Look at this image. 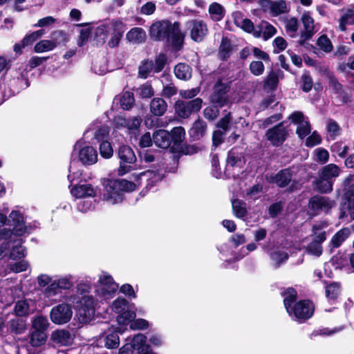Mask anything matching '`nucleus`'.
Returning a JSON list of instances; mask_svg holds the SVG:
<instances>
[{
    "label": "nucleus",
    "mask_w": 354,
    "mask_h": 354,
    "mask_svg": "<svg viewBox=\"0 0 354 354\" xmlns=\"http://www.w3.org/2000/svg\"><path fill=\"white\" fill-rule=\"evenodd\" d=\"M351 230L344 227L339 230L331 239L330 243L334 248H338L348 237Z\"/></svg>",
    "instance_id": "nucleus-38"
},
{
    "label": "nucleus",
    "mask_w": 354,
    "mask_h": 354,
    "mask_svg": "<svg viewBox=\"0 0 354 354\" xmlns=\"http://www.w3.org/2000/svg\"><path fill=\"white\" fill-rule=\"evenodd\" d=\"M153 142L158 147L167 149L171 142L170 133L165 130H158L153 134Z\"/></svg>",
    "instance_id": "nucleus-23"
},
{
    "label": "nucleus",
    "mask_w": 354,
    "mask_h": 354,
    "mask_svg": "<svg viewBox=\"0 0 354 354\" xmlns=\"http://www.w3.org/2000/svg\"><path fill=\"white\" fill-rule=\"evenodd\" d=\"M206 129V123L204 121L198 119L194 123L192 127L190 129L189 133L194 139L198 140L205 135Z\"/></svg>",
    "instance_id": "nucleus-33"
},
{
    "label": "nucleus",
    "mask_w": 354,
    "mask_h": 354,
    "mask_svg": "<svg viewBox=\"0 0 354 354\" xmlns=\"http://www.w3.org/2000/svg\"><path fill=\"white\" fill-rule=\"evenodd\" d=\"M185 135V131L182 127H174L170 134L171 142L173 141L175 144L180 143L183 140Z\"/></svg>",
    "instance_id": "nucleus-53"
},
{
    "label": "nucleus",
    "mask_w": 354,
    "mask_h": 354,
    "mask_svg": "<svg viewBox=\"0 0 354 354\" xmlns=\"http://www.w3.org/2000/svg\"><path fill=\"white\" fill-rule=\"evenodd\" d=\"M232 50V45L230 41L223 37L221 40V43L219 47V55L223 59H225L230 56Z\"/></svg>",
    "instance_id": "nucleus-50"
},
{
    "label": "nucleus",
    "mask_w": 354,
    "mask_h": 354,
    "mask_svg": "<svg viewBox=\"0 0 354 354\" xmlns=\"http://www.w3.org/2000/svg\"><path fill=\"white\" fill-rule=\"evenodd\" d=\"M342 15L338 19L339 28L341 31H346L347 26L354 25V10L348 8L341 10Z\"/></svg>",
    "instance_id": "nucleus-25"
},
{
    "label": "nucleus",
    "mask_w": 354,
    "mask_h": 354,
    "mask_svg": "<svg viewBox=\"0 0 354 354\" xmlns=\"http://www.w3.org/2000/svg\"><path fill=\"white\" fill-rule=\"evenodd\" d=\"M208 10L211 18L215 21H221L224 17L225 10L223 7L218 3L210 4Z\"/></svg>",
    "instance_id": "nucleus-39"
},
{
    "label": "nucleus",
    "mask_w": 354,
    "mask_h": 354,
    "mask_svg": "<svg viewBox=\"0 0 354 354\" xmlns=\"http://www.w3.org/2000/svg\"><path fill=\"white\" fill-rule=\"evenodd\" d=\"M297 299V292L293 288H288L284 293L283 303L290 317L298 320L310 318L314 312L313 304L308 300H302L294 304Z\"/></svg>",
    "instance_id": "nucleus-2"
},
{
    "label": "nucleus",
    "mask_w": 354,
    "mask_h": 354,
    "mask_svg": "<svg viewBox=\"0 0 354 354\" xmlns=\"http://www.w3.org/2000/svg\"><path fill=\"white\" fill-rule=\"evenodd\" d=\"M90 133L94 136L95 139L100 141L108 135L109 129L106 126L95 127V124H93L84 133V136L88 138Z\"/></svg>",
    "instance_id": "nucleus-32"
},
{
    "label": "nucleus",
    "mask_w": 354,
    "mask_h": 354,
    "mask_svg": "<svg viewBox=\"0 0 354 354\" xmlns=\"http://www.w3.org/2000/svg\"><path fill=\"white\" fill-rule=\"evenodd\" d=\"M72 156L77 158L84 166H90L97 161V152L91 146L86 145L82 140H78L74 145Z\"/></svg>",
    "instance_id": "nucleus-5"
},
{
    "label": "nucleus",
    "mask_w": 354,
    "mask_h": 354,
    "mask_svg": "<svg viewBox=\"0 0 354 354\" xmlns=\"http://www.w3.org/2000/svg\"><path fill=\"white\" fill-rule=\"evenodd\" d=\"M10 330L15 334L24 333L26 330L25 322L19 318H15L9 322Z\"/></svg>",
    "instance_id": "nucleus-43"
},
{
    "label": "nucleus",
    "mask_w": 354,
    "mask_h": 354,
    "mask_svg": "<svg viewBox=\"0 0 354 354\" xmlns=\"http://www.w3.org/2000/svg\"><path fill=\"white\" fill-rule=\"evenodd\" d=\"M339 167L335 164L327 165L319 171L322 178H325L330 180H333V178L339 176Z\"/></svg>",
    "instance_id": "nucleus-30"
},
{
    "label": "nucleus",
    "mask_w": 354,
    "mask_h": 354,
    "mask_svg": "<svg viewBox=\"0 0 354 354\" xmlns=\"http://www.w3.org/2000/svg\"><path fill=\"white\" fill-rule=\"evenodd\" d=\"M151 38L161 41L167 39L176 50H179L183 45L184 35L180 30V24H171L168 21H158L153 23L149 29Z\"/></svg>",
    "instance_id": "nucleus-1"
},
{
    "label": "nucleus",
    "mask_w": 354,
    "mask_h": 354,
    "mask_svg": "<svg viewBox=\"0 0 354 354\" xmlns=\"http://www.w3.org/2000/svg\"><path fill=\"white\" fill-rule=\"evenodd\" d=\"M304 30L301 34V38L303 41L310 39L315 33V21L309 12H304L301 18Z\"/></svg>",
    "instance_id": "nucleus-20"
},
{
    "label": "nucleus",
    "mask_w": 354,
    "mask_h": 354,
    "mask_svg": "<svg viewBox=\"0 0 354 354\" xmlns=\"http://www.w3.org/2000/svg\"><path fill=\"white\" fill-rule=\"evenodd\" d=\"M167 104L162 98H153L150 102V111L157 116L162 115L167 111Z\"/></svg>",
    "instance_id": "nucleus-28"
},
{
    "label": "nucleus",
    "mask_w": 354,
    "mask_h": 354,
    "mask_svg": "<svg viewBox=\"0 0 354 354\" xmlns=\"http://www.w3.org/2000/svg\"><path fill=\"white\" fill-rule=\"evenodd\" d=\"M139 178H145L147 180L146 189H149L153 187L158 182L160 181L162 178V174L159 171H154L147 170L142 172L139 175Z\"/></svg>",
    "instance_id": "nucleus-27"
},
{
    "label": "nucleus",
    "mask_w": 354,
    "mask_h": 354,
    "mask_svg": "<svg viewBox=\"0 0 354 354\" xmlns=\"http://www.w3.org/2000/svg\"><path fill=\"white\" fill-rule=\"evenodd\" d=\"M306 251L309 254L319 257L322 254V245L312 241L307 245Z\"/></svg>",
    "instance_id": "nucleus-63"
},
{
    "label": "nucleus",
    "mask_w": 354,
    "mask_h": 354,
    "mask_svg": "<svg viewBox=\"0 0 354 354\" xmlns=\"http://www.w3.org/2000/svg\"><path fill=\"white\" fill-rule=\"evenodd\" d=\"M333 180L322 178L318 174V178L313 183L315 190L321 193H329L333 190Z\"/></svg>",
    "instance_id": "nucleus-26"
},
{
    "label": "nucleus",
    "mask_w": 354,
    "mask_h": 354,
    "mask_svg": "<svg viewBox=\"0 0 354 354\" xmlns=\"http://www.w3.org/2000/svg\"><path fill=\"white\" fill-rule=\"evenodd\" d=\"M249 69L252 74L259 76L263 73L265 67L262 62L252 61L249 66Z\"/></svg>",
    "instance_id": "nucleus-61"
},
{
    "label": "nucleus",
    "mask_w": 354,
    "mask_h": 354,
    "mask_svg": "<svg viewBox=\"0 0 354 354\" xmlns=\"http://www.w3.org/2000/svg\"><path fill=\"white\" fill-rule=\"evenodd\" d=\"M57 43L50 40L44 39L37 43L34 47V52L41 53L53 50Z\"/></svg>",
    "instance_id": "nucleus-40"
},
{
    "label": "nucleus",
    "mask_w": 354,
    "mask_h": 354,
    "mask_svg": "<svg viewBox=\"0 0 354 354\" xmlns=\"http://www.w3.org/2000/svg\"><path fill=\"white\" fill-rule=\"evenodd\" d=\"M73 315V310L71 305L68 304H60L54 306L50 312V318L53 323L62 325L68 322Z\"/></svg>",
    "instance_id": "nucleus-10"
},
{
    "label": "nucleus",
    "mask_w": 354,
    "mask_h": 354,
    "mask_svg": "<svg viewBox=\"0 0 354 354\" xmlns=\"http://www.w3.org/2000/svg\"><path fill=\"white\" fill-rule=\"evenodd\" d=\"M175 109L177 114L180 118H187L192 113L186 102L177 101L175 104Z\"/></svg>",
    "instance_id": "nucleus-46"
},
{
    "label": "nucleus",
    "mask_w": 354,
    "mask_h": 354,
    "mask_svg": "<svg viewBox=\"0 0 354 354\" xmlns=\"http://www.w3.org/2000/svg\"><path fill=\"white\" fill-rule=\"evenodd\" d=\"M136 93L141 98H149L153 95L154 91L151 84L146 82L136 89Z\"/></svg>",
    "instance_id": "nucleus-42"
},
{
    "label": "nucleus",
    "mask_w": 354,
    "mask_h": 354,
    "mask_svg": "<svg viewBox=\"0 0 354 354\" xmlns=\"http://www.w3.org/2000/svg\"><path fill=\"white\" fill-rule=\"evenodd\" d=\"M234 22L236 26L240 27L248 32H252L254 30V24L251 20L243 18L241 12H235L233 15Z\"/></svg>",
    "instance_id": "nucleus-31"
},
{
    "label": "nucleus",
    "mask_w": 354,
    "mask_h": 354,
    "mask_svg": "<svg viewBox=\"0 0 354 354\" xmlns=\"http://www.w3.org/2000/svg\"><path fill=\"white\" fill-rule=\"evenodd\" d=\"M265 136L272 145L279 147L287 139L288 131L281 122L268 129Z\"/></svg>",
    "instance_id": "nucleus-14"
},
{
    "label": "nucleus",
    "mask_w": 354,
    "mask_h": 354,
    "mask_svg": "<svg viewBox=\"0 0 354 354\" xmlns=\"http://www.w3.org/2000/svg\"><path fill=\"white\" fill-rule=\"evenodd\" d=\"M242 155L238 153L235 149L229 151L226 160L227 167H234L239 166L241 163Z\"/></svg>",
    "instance_id": "nucleus-45"
},
{
    "label": "nucleus",
    "mask_w": 354,
    "mask_h": 354,
    "mask_svg": "<svg viewBox=\"0 0 354 354\" xmlns=\"http://www.w3.org/2000/svg\"><path fill=\"white\" fill-rule=\"evenodd\" d=\"M335 206V201L326 196H314L308 202V208L313 215L319 214L322 212L328 213Z\"/></svg>",
    "instance_id": "nucleus-11"
},
{
    "label": "nucleus",
    "mask_w": 354,
    "mask_h": 354,
    "mask_svg": "<svg viewBox=\"0 0 354 354\" xmlns=\"http://www.w3.org/2000/svg\"><path fill=\"white\" fill-rule=\"evenodd\" d=\"M9 222L13 227L12 230L7 228H1L4 226L8 218L6 214L0 213V239H6L10 238L12 235L23 236L27 232V227L25 224L24 215L18 210H12L9 214Z\"/></svg>",
    "instance_id": "nucleus-4"
},
{
    "label": "nucleus",
    "mask_w": 354,
    "mask_h": 354,
    "mask_svg": "<svg viewBox=\"0 0 354 354\" xmlns=\"http://www.w3.org/2000/svg\"><path fill=\"white\" fill-rule=\"evenodd\" d=\"M47 339L46 333L32 330L30 333V344L33 347H39L44 345Z\"/></svg>",
    "instance_id": "nucleus-37"
},
{
    "label": "nucleus",
    "mask_w": 354,
    "mask_h": 354,
    "mask_svg": "<svg viewBox=\"0 0 354 354\" xmlns=\"http://www.w3.org/2000/svg\"><path fill=\"white\" fill-rule=\"evenodd\" d=\"M340 292V284L333 283L326 287V295L329 299H335Z\"/></svg>",
    "instance_id": "nucleus-56"
},
{
    "label": "nucleus",
    "mask_w": 354,
    "mask_h": 354,
    "mask_svg": "<svg viewBox=\"0 0 354 354\" xmlns=\"http://www.w3.org/2000/svg\"><path fill=\"white\" fill-rule=\"evenodd\" d=\"M118 158L120 163L118 170L119 175L122 176L130 171V165H124V164H133L136 160V155L132 149L127 145H122L120 147L118 152Z\"/></svg>",
    "instance_id": "nucleus-12"
},
{
    "label": "nucleus",
    "mask_w": 354,
    "mask_h": 354,
    "mask_svg": "<svg viewBox=\"0 0 354 354\" xmlns=\"http://www.w3.org/2000/svg\"><path fill=\"white\" fill-rule=\"evenodd\" d=\"M266 3L270 13L273 17L287 13L290 10V7L286 0H266Z\"/></svg>",
    "instance_id": "nucleus-19"
},
{
    "label": "nucleus",
    "mask_w": 354,
    "mask_h": 354,
    "mask_svg": "<svg viewBox=\"0 0 354 354\" xmlns=\"http://www.w3.org/2000/svg\"><path fill=\"white\" fill-rule=\"evenodd\" d=\"M289 120L297 124L296 132L300 138H304L310 133V125L301 111H295L289 116Z\"/></svg>",
    "instance_id": "nucleus-15"
},
{
    "label": "nucleus",
    "mask_w": 354,
    "mask_h": 354,
    "mask_svg": "<svg viewBox=\"0 0 354 354\" xmlns=\"http://www.w3.org/2000/svg\"><path fill=\"white\" fill-rule=\"evenodd\" d=\"M15 310L18 316H24L29 313V304L26 300L19 301L15 306Z\"/></svg>",
    "instance_id": "nucleus-59"
},
{
    "label": "nucleus",
    "mask_w": 354,
    "mask_h": 354,
    "mask_svg": "<svg viewBox=\"0 0 354 354\" xmlns=\"http://www.w3.org/2000/svg\"><path fill=\"white\" fill-rule=\"evenodd\" d=\"M233 212L238 218H243L246 214V207L244 203L239 200H234L232 202Z\"/></svg>",
    "instance_id": "nucleus-51"
},
{
    "label": "nucleus",
    "mask_w": 354,
    "mask_h": 354,
    "mask_svg": "<svg viewBox=\"0 0 354 354\" xmlns=\"http://www.w3.org/2000/svg\"><path fill=\"white\" fill-rule=\"evenodd\" d=\"M54 346H68L72 343V336L68 330L58 329L52 332L50 337Z\"/></svg>",
    "instance_id": "nucleus-18"
},
{
    "label": "nucleus",
    "mask_w": 354,
    "mask_h": 354,
    "mask_svg": "<svg viewBox=\"0 0 354 354\" xmlns=\"http://www.w3.org/2000/svg\"><path fill=\"white\" fill-rule=\"evenodd\" d=\"M112 29L113 32L111 37L108 42V45L111 48L118 46L125 31V27L122 22L120 21H113L111 23Z\"/></svg>",
    "instance_id": "nucleus-21"
},
{
    "label": "nucleus",
    "mask_w": 354,
    "mask_h": 354,
    "mask_svg": "<svg viewBox=\"0 0 354 354\" xmlns=\"http://www.w3.org/2000/svg\"><path fill=\"white\" fill-rule=\"evenodd\" d=\"M118 288L113 277L106 272L99 275L95 292L102 299L108 300L113 297Z\"/></svg>",
    "instance_id": "nucleus-7"
},
{
    "label": "nucleus",
    "mask_w": 354,
    "mask_h": 354,
    "mask_svg": "<svg viewBox=\"0 0 354 354\" xmlns=\"http://www.w3.org/2000/svg\"><path fill=\"white\" fill-rule=\"evenodd\" d=\"M285 28L286 32L291 37H294L298 30L299 23L298 20L295 17H290L287 19L285 21Z\"/></svg>",
    "instance_id": "nucleus-48"
},
{
    "label": "nucleus",
    "mask_w": 354,
    "mask_h": 354,
    "mask_svg": "<svg viewBox=\"0 0 354 354\" xmlns=\"http://www.w3.org/2000/svg\"><path fill=\"white\" fill-rule=\"evenodd\" d=\"M174 73L178 79L188 80L192 77V69L187 64L180 63L175 66Z\"/></svg>",
    "instance_id": "nucleus-35"
},
{
    "label": "nucleus",
    "mask_w": 354,
    "mask_h": 354,
    "mask_svg": "<svg viewBox=\"0 0 354 354\" xmlns=\"http://www.w3.org/2000/svg\"><path fill=\"white\" fill-rule=\"evenodd\" d=\"M152 71H154L153 62L145 61L139 67L138 75L141 78L146 79Z\"/></svg>",
    "instance_id": "nucleus-49"
},
{
    "label": "nucleus",
    "mask_w": 354,
    "mask_h": 354,
    "mask_svg": "<svg viewBox=\"0 0 354 354\" xmlns=\"http://www.w3.org/2000/svg\"><path fill=\"white\" fill-rule=\"evenodd\" d=\"M21 236L12 235L7 238L8 241L3 242L0 245V255L6 256L9 254L10 259H21L26 255V249L22 245L23 239Z\"/></svg>",
    "instance_id": "nucleus-6"
},
{
    "label": "nucleus",
    "mask_w": 354,
    "mask_h": 354,
    "mask_svg": "<svg viewBox=\"0 0 354 354\" xmlns=\"http://www.w3.org/2000/svg\"><path fill=\"white\" fill-rule=\"evenodd\" d=\"M49 325L47 318L42 315L37 316L32 320V328L35 331L46 333Z\"/></svg>",
    "instance_id": "nucleus-36"
},
{
    "label": "nucleus",
    "mask_w": 354,
    "mask_h": 354,
    "mask_svg": "<svg viewBox=\"0 0 354 354\" xmlns=\"http://www.w3.org/2000/svg\"><path fill=\"white\" fill-rule=\"evenodd\" d=\"M345 197L347 201L344 208L348 210L351 219H354V192H348L346 193Z\"/></svg>",
    "instance_id": "nucleus-58"
},
{
    "label": "nucleus",
    "mask_w": 354,
    "mask_h": 354,
    "mask_svg": "<svg viewBox=\"0 0 354 354\" xmlns=\"http://www.w3.org/2000/svg\"><path fill=\"white\" fill-rule=\"evenodd\" d=\"M263 187L261 184H257L248 189L246 192V196L249 199H257L263 192Z\"/></svg>",
    "instance_id": "nucleus-60"
},
{
    "label": "nucleus",
    "mask_w": 354,
    "mask_h": 354,
    "mask_svg": "<svg viewBox=\"0 0 354 354\" xmlns=\"http://www.w3.org/2000/svg\"><path fill=\"white\" fill-rule=\"evenodd\" d=\"M137 185L125 179L109 180L104 183L103 200L109 204H117L122 201V192H131L136 189Z\"/></svg>",
    "instance_id": "nucleus-3"
},
{
    "label": "nucleus",
    "mask_w": 354,
    "mask_h": 354,
    "mask_svg": "<svg viewBox=\"0 0 354 354\" xmlns=\"http://www.w3.org/2000/svg\"><path fill=\"white\" fill-rule=\"evenodd\" d=\"M81 306L77 311L80 322L87 323L95 315V300L92 296H84L80 300Z\"/></svg>",
    "instance_id": "nucleus-13"
},
{
    "label": "nucleus",
    "mask_w": 354,
    "mask_h": 354,
    "mask_svg": "<svg viewBox=\"0 0 354 354\" xmlns=\"http://www.w3.org/2000/svg\"><path fill=\"white\" fill-rule=\"evenodd\" d=\"M146 337L138 333L133 337L130 343H126L119 351V354H133L136 351L138 354H155L149 346L145 344Z\"/></svg>",
    "instance_id": "nucleus-8"
},
{
    "label": "nucleus",
    "mask_w": 354,
    "mask_h": 354,
    "mask_svg": "<svg viewBox=\"0 0 354 354\" xmlns=\"http://www.w3.org/2000/svg\"><path fill=\"white\" fill-rule=\"evenodd\" d=\"M261 27L262 37L264 40L269 39L270 38L273 37L277 32L276 28L271 24H268V22L262 23Z\"/></svg>",
    "instance_id": "nucleus-57"
},
{
    "label": "nucleus",
    "mask_w": 354,
    "mask_h": 354,
    "mask_svg": "<svg viewBox=\"0 0 354 354\" xmlns=\"http://www.w3.org/2000/svg\"><path fill=\"white\" fill-rule=\"evenodd\" d=\"M227 92V87L221 82H218L215 84L214 92L210 97L211 102L221 107L223 106L228 102Z\"/></svg>",
    "instance_id": "nucleus-17"
},
{
    "label": "nucleus",
    "mask_w": 354,
    "mask_h": 354,
    "mask_svg": "<svg viewBox=\"0 0 354 354\" xmlns=\"http://www.w3.org/2000/svg\"><path fill=\"white\" fill-rule=\"evenodd\" d=\"M128 41L134 44L144 42L146 39V32L141 28H133L127 34Z\"/></svg>",
    "instance_id": "nucleus-29"
},
{
    "label": "nucleus",
    "mask_w": 354,
    "mask_h": 354,
    "mask_svg": "<svg viewBox=\"0 0 354 354\" xmlns=\"http://www.w3.org/2000/svg\"><path fill=\"white\" fill-rule=\"evenodd\" d=\"M100 153L104 158H111L113 153L111 143L108 141H103L100 145Z\"/></svg>",
    "instance_id": "nucleus-62"
},
{
    "label": "nucleus",
    "mask_w": 354,
    "mask_h": 354,
    "mask_svg": "<svg viewBox=\"0 0 354 354\" xmlns=\"http://www.w3.org/2000/svg\"><path fill=\"white\" fill-rule=\"evenodd\" d=\"M44 34V30H39L27 34L21 40L24 46H32V44L39 39Z\"/></svg>",
    "instance_id": "nucleus-47"
},
{
    "label": "nucleus",
    "mask_w": 354,
    "mask_h": 354,
    "mask_svg": "<svg viewBox=\"0 0 354 354\" xmlns=\"http://www.w3.org/2000/svg\"><path fill=\"white\" fill-rule=\"evenodd\" d=\"M191 38L195 41H201L207 33V24L202 20L194 19L187 22Z\"/></svg>",
    "instance_id": "nucleus-16"
},
{
    "label": "nucleus",
    "mask_w": 354,
    "mask_h": 354,
    "mask_svg": "<svg viewBox=\"0 0 354 354\" xmlns=\"http://www.w3.org/2000/svg\"><path fill=\"white\" fill-rule=\"evenodd\" d=\"M292 180V172L288 169L279 171L277 174L270 177V182L276 183L280 187L287 186Z\"/></svg>",
    "instance_id": "nucleus-24"
},
{
    "label": "nucleus",
    "mask_w": 354,
    "mask_h": 354,
    "mask_svg": "<svg viewBox=\"0 0 354 354\" xmlns=\"http://www.w3.org/2000/svg\"><path fill=\"white\" fill-rule=\"evenodd\" d=\"M71 192L75 198H82L95 196L96 190L90 184H80L74 186Z\"/></svg>",
    "instance_id": "nucleus-22"
},
{
    "label": "nucleus",
    "mask_w": 354,
    "mask_h": 354,
    "mask_svg": "<svg viewBox=\"0 0 354 354\" xmlns=\"http://www.w3.org/2000/svg\"><path fill=\"white\" fill-rule=\"evenodd\" d=\"M128 301L124 298H118L112 304V310L119 314L117 322L120 325H127L135 318L134 312L127 310Z\"/></svg>",
    "instance_id": "nucleus-9"
},
{
    "label": "nucleus",
    "mask_w": 354,
    "mask_h": 354,
    "mask_svg": "<svg viewBox=\"0 0 354 354\" xmlns=\"http://www.w3.org/2000/svg\"><path fill=\"white\" fill-rule=\"evenodd\" d=\"M325 226L326 225L323 224L313 225V241L322 245V243L326 240V232L322 230Z\"/></svg>",
    "instance_id": "nucleus-44"
},
{
    "label": "nucleus",
    "mask_w": 354,
    "mask_h": 354,
    "mask_svg": "<svg viewBox=\"0 0 354 354\" xmlns=\"http://www.w3.org/2000/svg\"><path fill=\"white\" fill-rule=\"evenodd\" d=\"M270 257L277 266H279L288 259V255L286 252L277 250L272 252Z\"/></svg>",
    "instance_id": "nucleus-64"
},
{
    "label": "nucleus",
    "mask_w": 354,
    "mask_h": 354,
    "mask_svg": "<svg viewBox=\"0 0 354 354\" xmlns=\"http://www.w3.org/2000/svg\"><path fill=\"white\" fill-rule=\"evenodd\" d=\"M105 346L108 348H117L119 346L120 339L116 332L107 335L104 338Z\"/></svg>",
    "instance_id": "nucleus-52"
},
{
    "label": "nucleus",
    "mask_w": 354,
    "mask_h": 354,
    "mask_svg": "<svg viewBox=\"0 0 354 354\" xmlns=\"http://www.w3.org/2000/svg\"><path fill=\"white\" fill-rule=\"evenodd\" d=\"M280 74H282V71H272L268 75V76L266 77V78L264 80V86L270 88V89H274L278 84L279 77Z\"/></svg>",
    "instance_id": "nucleus-41"
},
{
    "label": "nucleus",
    "mask_w": 354,
    "mask_h": 354,
    "mask_svg": "<svg viewBox=\"0 0 354 354\" xmlns=\"http://www.w3.org/2000/svg\"><path fill=\"white\" fill-rule=\"evenodd\" d=\"M55 280L57 281L60 290L69 289L73 285V277L71 274L61 276L57 279H55Z\"/></svg>",
    "instance_id": "nucleus-54"
},
{
    "label": "nucleus",
    "mask_w": 354,
    "mask_h": 354,
    "mask_svg": "<svg viewBox=\"0 0 354 354\" xmlns=\"http://www.w3.org/2000/svg\"><path fill=\"white\" fill-rule=\"evenodd\" d=\"M142 122V119L140 116H133L128 119L119 118L117 120V123L119 125L126 127L129 130H136L139 128Z\"/></svg>",
    "instance_id": "nucleus-34"
},
{
    "label": "nucleus",
    "mask_w": 354,
    "mask_h": 354,
    "mask_svg": "<svg viewBox=\"0 0 354 354\" xmlns=\"http://www.w3.org/2000/svg\"><path fill=\"white\" fill-rule=\"evenodd\" d=\"M134 103L133 94L131 92H125L120 98V105L123 109L128 110Z\"/></svg>",
    "instance_id": "nucleus-55"
}]
</instances>
